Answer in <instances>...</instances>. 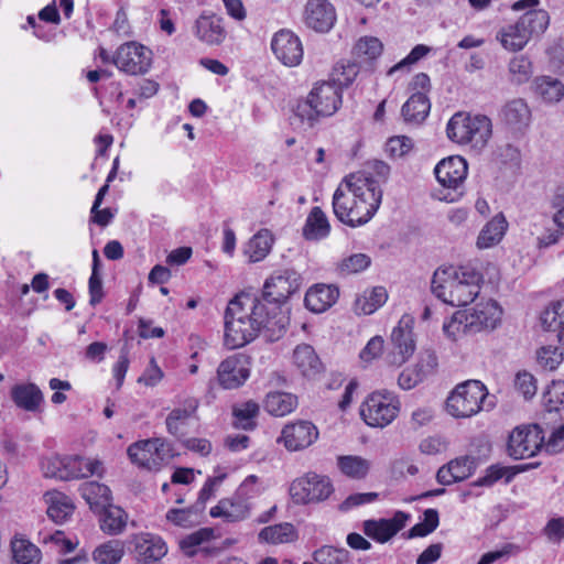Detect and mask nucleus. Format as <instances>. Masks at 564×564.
Wrapping results in <instances>:
<instances>
[{
  "label": "nucleus",
  "mask_w": 564,
  "mask_h": 564,
  "mask_svg": "<svg viewBox=\"0 0 564 564\" xmlns=\"http://www.w3.org/2000/svg\"><path fill=\"white\" fill-rule=\"evenodd\" d=\"M341 105V90L335 83L316 84L305 101L296 106L295 117L313 127L319 117L333 116Z\"/></svg>",
  "instance_id": "obj_4"
},
{
  "label": "nucleus",
  "mask_w": 564,
  "mask_h": 564,
  "mask_svg": "<svg viewBox=\"0 0 564 564\" xmlns=\"http://www.w3.org/2000/svg\"><path fill=\"white\" fill-rule=\"evenodd\" d=\"M564 359L563 350L558 347H541L536 351V360L541 368L547 371L555 370Z\"/></svg>",
  "instance_id": "obj_51"
},
{
  "label": "nucleus",
  "mask_w": 564,
  "mask_h": 564,
  "mask_svg": "<svg viewBox=\"0 0 564 564\" xmlns=\"http://www.w3.org/2000/svg\"><path fill=\"white\" fill-rule=\"evenodd\" d=\"M431 282H484L469 267L442 265L435 270Z\"/></svg>",
  "instance_id": "obj_37"
},
{
  "label": "nucleus",
  "mask_w": 564,
  "mask_h": 564,
  "mask_svg": "<svg viewBox=\"0 0 564 564\" xmlns=\"http://www.w3.org/2000/svg\"><path fill=\"white\" fill-rule=\"evenodd\" d=\"M410 514L397 511L391 519H369L362 522L364 533L378 543H387L406 524Z\"/></svg>",
  "instance_id": "obj_14"
},
{
  "label": "nucleus",
  "mask_w": 564,
  "mask_h": 564,
  "mask_svg": "<svg viewBox=\"0 0 564 564\" xmlns=\"http://www.w3.org/2000/svg\"><path fill=\"white\" fill-rule=\"evenodd\" d=\"M209 513L213 518H224L227 522H237L249 517L250 505L247 499H242V496L237 494L236 498L219 500V502L210 509Z\"/></svg>",
  "instance_id": "obj_25"
},
{
  "label": "nucleus",
  "mask_w": 564,
  "mask_h": 564,
  "mask_svg": "<svg viewBox=\"0 0 564 564\" xmlns=\"http://www.w3.org/2000/svg\"><path fill=\"white\" fill-rule=\"evenodd\" d=\"M313 557L318 564H343L348 561L349 552L345 549L325 545L316 550Z\"/></svg>",
  "instance_id": "obj_52"
},
{
  "label": "nucleus",
  "mask_w": 564,
  "mask_h": 564,
  "mask_svg": "<svg viewBox=\"0 0 564 564\" xmlns=\"http://www.w3.org/2000/svg\"><path fill=\"white\" fill-rule=\"evenodd\" d=\"M163 378V371L158 366L154 358H151L149 366L139 378V382L145 384L147 387H155Z\"/></svg>",
  "instance_id": "obj_64"
},
{
  "label": "nucleus",
  "mask_w": 564,
  "mask_h": 564,
  "mask_svg": "<svg viewBox=\"0 0 564 564\" xmlns=\"http://www.w3.org/2000/svg\"><path fill=\"white\" fill-rule=\"evenodd\" d=\"M134 549L138 556L144 562L159 561L167 553L165 542L160 536L151 533L137 535Z\"/></svg>",
  "instance_id": "obj_28"
},
{
  "label": "nucleus",
  "mask_w": 564,
  "mask_h": 564,
  "mask_svg": "<svg viewBox=\"0 0 564 564\" xmlns=\"http://www.w3.org/2000/svg\"><path fill=\"white\" fill-rule=\"evenodd\" d=\"M271 48L276 58L285 66H296L303 58L302 43L289 30H280L273 35Z\"/></svg>",
  "instance_id": "obj_16"
},
{
  "label": "nucleus",
  "mask_w": 564,
  "mask_h": 564,
  "mask_svg": "<svg viewBox=\"0 0 564 564\" xmlns=\"http://www.w3.org/2000/svg\"><path fill=\"white\" fill-rule=\"evenodd\" d=\"M13 558L18 564H32L39 558V549L26 540L12 542Z\"/></svg>",
  "instance_id": "obj_50"
},
{
  "label": "nucleus",
  "mask_w": 564,
  "mask_h": 564,
  "mask_svg": "<svg viewBox=\"0 0 564 564\" xmlns=\"http://www.w3.org/2000/svg\"><path fill=\"white\" fill-rule=\"evenodd\" d=\"M47 507V516L55 523L65 522L74 512V505L72 500L59 491H52L45 495Z\"/></svg>",
  "instance_id": "obj_39"
},
{
  "label": "nucleus",
  "mask_w": 564,
  "mask_h": 564,
  "mask_svg": "<svg viewBox=\"0 0 564 564\" xmlns=\"http://www.w3.org/2000/svg\"><path fill=\"white\" fill-rule=\"evenodd\" d=\"M538 0H519L512 4L516 11L529 9L514 23L501 26L496 40L505 50L510 52L521 51L533 35L542 34L550 22L546 11L535 10Z\"/></svg>",
  "instance_id": "obj_3"
},
{
  "label": "nucleus",
  "mask_w": 564,
  "mask_h": 564,
  "mask_svg": "<svg viewBox=\"0 0 564 564\" xmlns=\"http://www.w3.org/2000/svg\"><path fill=\"white\" fill-rule=\"evenodd\" d=\"M80 496L86 500L90 508H104L110 503V489L97 481L84 482L79 487Z\"/></svg>",
  "instance_id": "obj_45"
},
{
  "label": "nucleus",
  "mask_w": 564,
  "mask_h": 564,
  "mask_svg": "<svg viewBox=\"0 0 564 564\" xmlns=\"http://www.w3.org/2000/svg\"><path fill=\"white\" fill-rule=\"evenodd\" d=\"M128 456L139 467L156 470L171 457V448L162 438L143 440L128 447Z\"/></svg>",
  "instance_id": "obj_10"
},
{
  "label": "nucleus",
  "mask_w": 564,
  "mask_h": 564,
  "mask_svg": "<svg viewBox=\"0 0 564 564\" xmlns=\"http://www.w3.org/2000/svg\"><path fill=\"white\" fill-rule=\"evenodd\" d=\"M194 33L207 45H219L227 35L223 20L215 14L200 15L195 22Z\"/></svg>",
  "instance_id": "obj_24"
},
{
  "label": "nucleus",
  "mask_w": 564,
  "mask_h": 564,
  "mask_svg": "<svg viewBox=\"0 0 564 564\" xmlns=\"http://www.w3.org/2000/svg\"><path fill=\"white\" fill-rule=\"evenodd\" d=\"M151 55V51L145 46L129 42L117 50L112 56V64L129 75H143L150 69Z\"/></svg>",
  "instance_id": "obj_12"
},
{
  "label": "nucleus",
  "mask_w": 564,
  "mask_h": 564,
  "mask_svg": "<svg viewBox=\"0 0 564 564\" xmlns=\"http://www.w3.org/2000/svg\"><path fill=\"white\" fill-rule=\"evenodd\" d=\"M42 469L46 477L61 480L101 477L105 471L101 460L79 455L47 457L42 460Z\"/></svg>",
  "instance_id": "obj_7"
},
{
  "label": "nucleus",
  "mask_w": 564,
  "mask_h": 564,
  "mask_svg": "<svg viewBox=\"0 0 564 564\" xmlns=\"http://www.w3.org/2000/svg\"><path fill=\"white\" fill-rule=\"evenodd\" d=\"M547 412H557L564 405V383H553L543 395Z\"/></svg>",
  "instance_id": "obj_55"
},
{
  "label": "nucleus",
  "mask_w": 564,
  "mask_h": 564,
  "mask_svg": "<svg viewBox=\"0 0 564 564\" xmlns=\"http://www.w3.org/2000/svg\"><path fill=\"white\" fill-rule=\"evenodd\" d=\"M536 466H539L538 463L520 464V465H516V466L491 465L486 469L485 475L482 477L478 478L474 482V485L489 487L503 477L506 478V481L509 482L519 473L527 471Z\"/></svg>",
  "instance_id": "obj_33"
},
{
  "label": "nucleus",
  "mask_w": 564,
  "mask_h": 564,
  "mask_svg": "<svg viewBox=\"0 0 564 564\" xmlns=\"http://www.w3.org/2000/svg\"><path fill=\"white\" fill-rule=\"evenodd\" d=\"M382 52V44L377 37H362L360 39L355 47L354 54L357 57H364L367 59H373L378 57Z\"/></svg>",
  "instance_id": "obj_53"
},
{
  "label": "nucleus",
  "mask_w": 564,
  "mask_h": 564,
  "mask_svg": "<svg viewBox=\"0 0 564 564\" xmlns=\"http://www.w3.org/2000/svg\"><path fill=\"white\" fill-rule=\"evenodd\" d=\"M544 535L552 543L564 540V517L552 518L543 529Z\"/></svg>",
  "instance_id": "obj_63"
},
{
  "label": "nucleus",
  "mask_w": 564,
  "mask_h": 564,
  "mask_svg": "<svg viewBox=\"0 0 564 564\" xmlns=\"http://www.w3.org/2000/svg\"><path fill=\"white\" fill-rule=\"evenodd\" d=\"M258 538L261 542L282 544L296 540L297 533L292 523L283 522L263 528L259 532Z\"/></svg>",
  "instance_id": "obj_42"
},
{
  "label": "nucleus",
  "mask_w": 564,
  "mask_h": 564,
  "mask_svg": "<svg viewBox=\"0 0 564 564\" xmlns=\"http://www.w3.org/2000/svg\"><path fill=\"white\" fill-rule=\"evenodd\" d=\"M400 412V401L392 392H372L361 404L360 415L372 427H386Z\"/></svg>",
  "instance_id": "obj_8"
},
{
  "label": "nucleus",
  "mask_w": 564,
  "mask_h": 564,
  "mask_svg": "<svg viewBox=\"0 0 564 564\" xmlns=\"http://www.w3.org/2000/svg\"><path fill=\"white\" fill-rule=\"evenodd\" d=\"M509 80L512 84L521 85L528 83L533 75L532 62L525 55L512 57L508 65Z\"/></svg>",
  "instance_id": "obj_46"
},
{
  "label": "nucleus",
  "mask_w": 564,
  "mask_h": 564,
  "mask_svg": "<svg viewBox=\"0 0 564 564\" xmlns=\"http://www.w3.org/2000/svg\"><path fill=\"white\" fill-rule=\"evenodd\" d=\"M431 51V47L424 45V44H417L412 48V51L398 64H395L393 67H391L388 72L389 75L393 74L394 72L402 69L406 66H411L415 63H417L421 58L426 56L429 52Z\"/></svg>",
  "instance_id": "obj_60"
},
{
  "label": "nucleus",
  "mask_w": 564,
  "mask_h": 564,
  "mask_svg": "<svg viewBox=\"0 0 564 564\" xmlns=\"http://www.w3.org/2000/svg\"><path fill=\"white\" fill-rule=\"evenodd\" d=\"M508 227V223L502 214L496 215L481 229L477 238V247L480 249L490 248L498 243Z\"/></svg>",
  "instance_id": "obj_41"
},
{
  "label": "nucleus",
  "mask_w": 564,
  "mask_h": 564,
  "mask_svg": "<svg viewBox=\"0 0 564 564\" xmlns=\"http://www.w3.org/2000/svg\"><path fill=\"white\" fill-rule=\"evenodd\" d=\"M335 22L333 6L325 0H310L305 8V23L317 32H327Z\"/></svg>",
  "instance_id": "obj_21"
},
{
  "label": "nucleus",
  "mask_w": 564,
  "mask_h": 564,
  "mask_svg": "<svg viewBox=\"0 0 564 564\" xmlns=\"http://www.w3.org/2000/svg\"><path fill=\"white\" fill-rule=\"evenodd\" d=\"M11 398L17 406L34 412L40 406L43 395L34 383L15 384L11 389Z\"/></svg>",
  "instance_id": "obj_35"
},
{
  "label": "nucleus",
  "mask_w": 564,
  "mask_h": 564,
  "mask_svg": "<svg viewBox=\"0 0 564 564\" xmlns=\"http://www.w3.org/2000/svg\"><path fill=\"white\" fill-rule=\"evenodd\" d=\"M434 173L436 180L443 187L457 191L467 177V162L459 155H453L443 159L435 166Z\"/></svg>",
  "instance_id": "obj_17"
},
{
  "label": "nucleus",
  "mask_w": 564,
  "mask_h": 564,
  "mask_svg": "<svg viewBox=\"0 0 564 564\" xmlns=\"http://www.w3.org/2000/svg\"><path fill=\"white\" fill-rule=\"evenodd\" d=\"M297 291V285L292 288V284H263L261 294L256 295L260 302H262L269 311L285 312L282 310V305L286 303L290 296Z\"/></svg>",
  "instance_id": "obj_29"
},
{
  "label": "nucleus",
  "mask_w": 564,
  "mask_h": 564,
  "mask_svg": "<svg viewBox=\"0 0 564 564\" xmlns=\"http://www.w3.org/2000/svg\"><path fill=\"white\" fill-rule=\"evenodd\" d=\"M543 328L556 332L558 340L564 344V300L551 303L540 317Z\"/></svg>",
  "instance_id": "obj_40"
},
{
  "label": "nucleus",
  "mask_w": 564,
  "mask_h": 564,
  "mask_svg": "<svg viewBox=\"0 0 564 564\" xmlns=\"http://www.w3.org/2000/svg\"><path fill=\"white\" fill-rule=\"evenodd\" d=\"M258 413L259 405L252 400L234 406L235 425L242 430H253L256 426L254 419Z\"/></svg>",
  "instance_id": "obj_48"
},
{
  "label": "nucleus",
  "mask_w": 564,
  "mask_h": 564,
  "mask_svg": "<svg viewBox=\"0 0 564 564\" xmlns=\"http://www.w3.org/2000/svg\"><path fill=\"white\" fill-rule=\"evenodd\" d=\"M330 225L321 207L315 206L306 217L302 229L303 237L308 241H319L328 237Z\"/></svg>",
  "instance_id": "obj_30"
},
{
  "label": "nucleus",
  "mask_w": 564,
  "mask_h": 564,
  "mask_svg": "<svg viewBox=\"0 0 564 564\" xmlns=\"http://www.w3.org/2000/svg\"><path fill=\"white\" fill-rule=\"evenodd\" d=\"M293 364L305 377H313L321 372L323 365L311 345L302 344L293 351Z\"/></svg>",
  "instance_id": "obj_34"
},
{
  "label": "nucleus",
  "mask_w": 564,
  "mask_h": 564,
  "mask_svg": "<svg viewBox=\"0 0 564 564\" xmlns=\"http://www.w3.org/2000/svg\"><path fill=\"white\" fill-rule=\"evenodd\" d=\"M225 478L226 474L209 477L199 491L196 507L204 509L206 501L209 500L215 495L216 489L220 486Z\"/></svg>",
  "instance_id": "obj_62"
},
{
  "label": "nucleus",
  "mask_w": 564,
  "mask_h": 564,
  "mask_svg": "<svg viewBox=\"0 0 564 564\" xmlns=\"http://www.w3.org/2000/svg\"><path fill=\"white\" fill-rule=\"evenodd\" d=\"M274 237L269 229H261L253 235L245 247V254L250 262L263 260L271 251Z\"/></svg>",
  "instance_id": "obj_36"
},
{
  "label": "nucleus",
  "mask_w": 564,
  "mask_h": 564,
  "mask_svg": "<svg viewBox=\"0 0 564 564\" xmlns=\"http://www.w3.org/2000/svg\"><path fill=\"white\" fill-rule=\"evenodd\" d=\"M250 376L247 359L242 356H230L223 360L217 369V379L224 389H237Z\"/></svg>",
  "instance_id": "obj_18"
},
{
  "label": "nucleus",
  "mask_w": 564,
  "mask_h": 564,
  "mask_svg": "<svg viewBox=\"0 0 564 564\" xmlns=\"http://www.w3.org/2000/svg\"><path fill=\"white\" fill-rule=\"evenodd\" d=\"M199 401L196 398H187L182 406L173 409L165 419L166 430L171 435L183 436L184 427L198 409Z\"/></svg>",
  "instance_id": "obj_27"
},
{
  "label": "nucleus",
  "mask_w": 564,
  "mask_h": 564,
  "mask_svg": "<svg viewBox=\"0 0 564 564\" xmlns=\"http://www.w3.org/2000/svg\"><path fill=\"white\" fill-rule=\"evenodd\" d=\"M208 538L209 532L207 530H199L184 538L180 542V546L185 555L194 556L198 552L202 543L208 540Z\"/></svg>",
  "instance_id": "obj_57"
},
{
  "label": "nucleus",
  "mask_w": 564,
  "mask_h": 564,
  "mask_svg": "<svg viewBox=\"0 0 564 564\" xmlns=\"http://www.w3.org/2000/svg\"><path fill=\"white\" fill-rule=\"evenodd\" d=\"M336 463L343 475L356 480L365 479L371 468L370 460L358 455H340Z\"/></svg>",
  "instance_id": "obj_38"
},
{
  "label": "nucleus",
  "mask_w": 564,
  "mask_h": 564,
  "mask_svg": "<svg viewBox=\"0 0 564 564\" xmlns=\"http://www.w3.org/2000/svg\"><path fill=\"white\" fill-rule=\"evenodd\" d=\"M339 296L336 284H312L306 291L304 303L313 313H323L333 306Z\"/></svg>",
  "instance_id": "obj_22"
},
{
  "label": "nucleus",
  "mask_w": 564,
  "mask_h": 564,
  "mask_svg": "<svg viewBox=\"0 0 564 564\" xmlns=\"http://www.w3.org/2000/svg\"><path fill=\"white\" fill-rule=\"evenodd\" d=\"M544 438V433L538 424L517 426L509 435L508 454L514 459L532 457L543 446Z\"/></svg>",
  "instance_id": "obj_11"
},
{
  "label": "nucleus",
  "mask_w": 564,
  "mask_h": 564,
  "mask_svg": "<svg viewBox=\"0 0 564 564\" xmlns=\"http://www.w3.org/2000/svg\"><path fill=\"white\" fill-rule=\"evenodd\" d=\"M480 284H431V292L443 303L464 306L479 294Z\"/></svg>",
  "instance_id": "obj_19"
},
{
  "label": "nucleus",
  "mask_w": 564,
  "mask_h": 564,
  "mask_svg": "<svg viewBox=\"0 0 564 564\" xmlns=\"http://www.w3.org/2000/svg\"><path fill=\"white\" fill-rule=\"evenodd\" d=\"M370 258L364 253H356L343 260L339 270L341 273H358L367 269Z\"/></svg>",
  "instance_id": "obj_58"
},
{
  "label": "nucleus",
  "mask_w": 564,
  "mask_h": 564,
  "mask_svg": "<svg viewBox=\"0 0 564 564\" xmlns=\"http://www.w3.org/2000/svg\"><path fill=\"white\" fill-rule=\"evenodd\" d=\"M413 147L412 140L405 135L392 137L388 140L386 150L391 156L400 158L406 154Z\"/></svg>",
  "instance_id": "obj_61"
},
{
  "label": "nucleus",
  "mask_w": 564,
  "mask_h": 564,
  "mask_svg": "<svg viewBox=\"0 0 564 564\" xmlns=\"http://www.w3.org/2000/svg\"><path fill=\"white\" fill-rule=\"evenodd\" d=\"M514 388L525 400L532 399L538 391L535 378L525 370L516 375Z\"/></svg>",
  "instance_id": "obj_54"
},
{
  "label": "nucleus",
  "mask_w": 564,
  "mask_h": 564,
  "mask_svg": "<svg viewBox=\"0 0 564 564\" xmlns=\"http://www.w3.org/2000/svg\"><path fill=\"white\" fill-rule=\"evenodd\" d=\"M379 495L377 492H357L349 495L338 507V509L343 512H347L352 508L358 506H362L366 503H371L377 500Z\"/></svg>",
  "instance_id": "obj_59"
},
{
  "label": "nucleus",
  "mask_w": 564,
  "mask_h": 564,
  "mask_svg": "<svg viewBox=\"0 0 564 564\" xmlns=\"http://www.w3.org/2000/svg\"><path fill=\"white\" fill-rule=\"evenodd\" d=\"M465 312V328L467 334L475 335L497 327L501 319V310L496 302L477 304L470 312Z\"/></svg>",
  "instance_id": "obj_15"
},
{
  "label": "nucleus",
  "mask_w": 564,
  "mask_h": 564,
  "mask_svg": "<svg viewBox=\"0 0 564 564\" xmlns=\"http://www.w3.org/2000/svg\"><path fill=\"white\" fill-rule=\"evenodd\" d=\"M446 133L453 142L482 149L492 134V124L485 115L456 112L447 122Z\"/></svg>",
  "instance_id": "obj_6"
},
{
  "label": "nucleus",
  "mask_w": 564,
  "mask_h": 564,
  "mask_svg": "<svg viewBox=\"0 0 564 564\" xmlns=\"http://www.w3.org/2000/svg\"><path fill=\"white\" fill-rule=\"evenodd\" d=\"M465 312L458 311L456 312L448 322H445L443 325V330L445 335L452 340H457L459 337L467 334V328H465Z\"/></svg>",
  "instance_id": "obj_56"
},
{
  "label": "nucleus",
  "mask_w": 564,
  "mask_h": 564,
  "mask_svg": "<svg viewBox=\"0 0 564 564\" xmlns=\"http://www.w3.org/2000/svg\"><path fill=\"white\" fill-rule=\"evenodd\" d=\"M495 397L479 380H467L458 384L446 401L448 413L455 417H470L481 410H491Z\"/></svg>",
  "instance_id": "obj_5"
},
{
  "label": "nucleus",
  "mask_w": 564,
  "mask_h": 564,
  "mask_svg": "<svg viewBox=\"0 0 564 564\" xmlns=\"http://www.w3.org/2000/svg\"><path fill=\"white\" fill-rule=\"evenodd\" d=\"M334 492L327 476L307 473L296 478L290 486V495L297 505H308L326 500Z\"/></svg>",
  "instance_id": "obj_9"
},
{
  "label": "nucleus",
  "mask_w": 564,
  "mask_h": 564,
  "mask_svg": "<svg viewBox=\"0 0 564 564\" xmlns=\"http://www.w3.org/2000/svg\"><path fill=\"white\" fill-rule=\"evenodd\" d=\"M431 102L423 91H416L402 106L401 113L405 122L421 124L429 116Z\"/></svg>",
  "instance_id": "obj_32"
},
{
  "label": "nucleus",
  "mask_w": 564,
  "mask_h": 564,
  "mask_svg": "<svg viewBox=\"0 0 564 564\" xmlns=\"http://www.w3.org/2000/svg\"><path fill=\"white\" fill-rule=\"evenodd\" d=\"M100 529L109 535L120 534L127 525V513L117 506L108 505L102 508Z\"/></svg>",
  "instance_id": "obj_44"
},
{
  "label": "nucleus",
  "mask_w": 564,
  "mask_h": 564,
  "mask_svg": "<svg viewBox=\"0 0 564 564\" xmlns=\"http://www.w3.org/2000/svg\"><path fill=\"white\" fill-rule=\"evenodd\" d=\"M502 121L513 131H522L529 127L531 111L521 98L508 101L501 109Z\"/></svg>",
  "instance_id": "obj_26"
},
{
  "label": "nucleus",
  "mask_w": 564,
  "mask_h": 564,
  "mask_svg": "<svg viewBox=\"0 0 564 564\" xmlns=\"http://www.w3.org/2000/svg\"><path fill=\"white\" fill-rule=\"evenodd\" d=\"M297 406V398L286 392H270L264 400V409L274 416H284Z\"/></svg>",
  "instance_id": "obj_43"
},
{
  "label": "nucleus",
  "mask_w": 564,
  "mask_h": 564,
  "mask_svg": "<svg viewBox=\"0 0 564 564\" xmlns=\"http://www.w3.org/2000/svg\"><path fill=\"white\" fill-rule=\"evenodd\" d=\"M124 554L123 544L119 540H111L99 545L93 553V558L98 564H117Z\"/></svg>",
  "instance_id": "obj_47"
},
{
  "label": "nucleus",
  "mask_w": 564,
  "mask_h": 564,
  "mask_svg": "<svg viewBox=\"0 0 564 564\" xmlns=\"http://www.w3.org/2000/svg\"><path fill=\"white\" fill-rule=\"evenodd\" d=\"M381 199L378 181L366 174H352L335 191L333 210L340 223L355 228L375 216Z\"/></svg>",
  "instance_id": "obj_2"
},
{
  "label": "nucleus",
  "mask_w": 564,
  "mask_h": 564,
  "mask_svg": "<svg viewBox=\"0 0 564 564\" xmlns=\"http://www.w3.org/2000/svg\"><path fill=\"white\" fill-rule=\"evenodd\" d=\"M536 93L547 102H557L564 96V85L551 77H541L535 82Z\"/></svg>",
  "instance_id": "obj_49"
},
{
  "label": "nucleus",
  "mask_w": 564,
  "mask_h": 564,
  "mask_svg": "<svg viewBox=\"0 0 564 564\" xmlns=\"http://www.w3.org/2000/svg\"><path fill=\"white\" fill-rule=\"evenodd\" d=\"M224 343L229 349H237L254 340L263 333L268 340H279L286 332L290 317L285 312L269 311L257 296L241 292L227 305L225 311Z\"/></svg>",
  "instance_id": "obj_1"
},
{
  "label": "nucleus",
  "mask_w": 564,
  "mask_h": 564,
  "mask_svg": "<svg viewBox=\"0 0 564 564\" xmlns=\"http://www.w3.org/2000/svg\"><path fill=\"white\" fill-rule=\"evenodd\" d=\"M414 317L404 314L391 334L392 350L388 355L389 362L392 365L404 364L415 350V341L413 338Z\"/></svg>",
  "instance_id": "obj_13"
},
{
  "label": "nucleus",
  "mask_w": 564,
  "mask_h": 564,
  "mask_svg": "<svg viewBox=\"0 0 564 564\" xmlns=\"http://www.w3.org/2000/svg\"><path fill=\"white\" fill-rule=\"evenodd\" d=\"M388 300V292L382 285L367 288L359 294L354 303L358 315H370L381 307Z\"/></svg>",
  "instance_id": "obj_31"
},
{
  "label": "nucleus",
  "mask_w": 564,
  "mask_h": 564,
  "mask_svg": "<svg viewBox=\"0 0 564 564\" xmlns=\"http://www.w3.org/2000/svg\"><path fill=\"white\" fill-rule=\"evenodd\" d=\"M475 467V459L473 457H457L437 470L436 480L443 486L463 481L473 475Z\"/></svg>",
  "instance_id": "obj_23"
},
{
  "label": "nucleus",
  "mask_w": 564,
  "mask_h": 564,
  "mask_svg": "<svg viewBox=\"0 0 564 564\" xmlns=\"http://www.w3.org/2000/svg\"><path fill=\"white\" fill-rule=\"evenodd\" d=\"M282 440L290 451H299L308 447L318 437L316 426L308 421H300L286 425L282 430Z\"/></svg>",
  "instance_id": "obj_20"
}]
</instances>
